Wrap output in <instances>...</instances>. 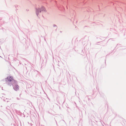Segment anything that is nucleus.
<instances>
[{
  "instance_id": "4",
  "label": "nucleus",
  "mask_w": 126,
  "mask_h": 126,
  "mask_svg": "<svg viewBox=\"0 0 126 126\" xmlns=\"http://www.w3.org/2000/svg\"><path fill=\"white\" fill-rule=\"evenodd\" d=\"M100 94L101 96V97H102L103 98L104 97L105 95H104V94H103V93H101V94L100 93Z\"/></svg>"
},
{
  "instance_id": "6",
  "label": "nucleus",
  "mask_w": 126,
  "mask_h": 126,
  "mask_svg": "<svg viewBox=\"0 0 126 126\" xmlns=\"http://www.w3.org/2000/svg\"><path fill=\"white\" fill-rule=\"evenodd\" d=\"M53 27H56V28H57V26L55 25V24H54L53 25Z\"/></svg>"
},
{
  "instance_id": "1",
  "label": "nucleus",
  "mask_w": 126,
  "mask_h": 126,
  "mask_svg": "<svg viewBox=\"0 0 126 126\" xmlns=\"http://www.w3.org/2000/svg\"><path fill=\"white\" fill-rule=\"evenodd\" d=\"M35 10L36 15L38 17L39 13H41L42 11H43L45 12H47L45 8L43 6H42L40 8H35Z\"/></svg>"
},
{
  "instance_id": "22",
  "label": "nucleus",
  "mask_w": 126,
  "mask_h": 126,
  "mask_svg": "<svg viewBox=\"0 0 126 126\" xmlns=\"http://www.w3.org/2000/svg\"><path fill=\"white\" fill-rule=\"evenodd\" d=\"M0 57L2 58V57L0 56Z\"/></svg>"
},
{
  "instance_id": "14",
  "label": "nucleus",
  "mask_w": 126,
  "mask_h": 126,
  "mask_svg": "<svg viewBox=\"0 0 126 126\" xmlns=\"http://www.w3.org/2000/svg\"><path fill=\"white\" fill-rule=\"evenodd\" d=\"M2 19V18L1 17H0V20H1Z\"/></svg>"
},
{
  "instance_id": "13",
  "label": "nucleus",
  "mask_w": 126,
  "mask_h": 126,
  "mask_svg": "<svg viewBox=\"0 0 126 126\" xmlns=\"http://www.w3.org/2000/svg\"><path fill=\"white\" fill-rule=\"evenodd\" d=\"M62 121H64V122L65 123H66V122H65L63 120H62Z\"/></svg>"
},
{
  "instance_id": "12",
  "label": "nucleus",
  "mask_w": 126,
  "mask_h": 126,
  "mask_svg": "<svg viewBox=\"0 0 126 126\" xmlns=\"http://www.w3.org/2000/svg\"><path fill=\"white\" fill-rule=\"evenodd\" d=\"M84 42L85 41L82 42V44H84Z\"/></svg>"
},
{
  "instance_id": "7",
  "label": "nucleus",
  "mask_w": 126,
  "mask_h": 126,
  "mask_svg": "<svg viewBox=\"0 0 126 126\" xmlns=\"http://www.w3.org/2000/svg\"><path fill=\"white\" fill-rule=\"evenodd\" d=\"M88 37L86 36H85L84 37V39H88Z\"/></svg>"
},
{
  "instance_id": "2",
  "label": "nucleus",
  "mask_w": 126,
  "mask_h": 126,
  "mask_svg": "<svg viewBox=\"0 0 126 126\" xmlns=\"http://www.w3.org/2000/svg\"><path fill=\"white\" fill-rule=\"evenodd\" d=\"M5 80H7L8 82H10L8 84L10 86H13V84L14 83V80H16L14 79L13 77L11 76H8L5 79Z\"/></svg>"
},
{
  "instance_id": "5",
  "label": "nucleus",
  "mask_w": 126,
  "mask_h": 126,
  "mask_svg": "<svg viewBox=\"0 0 126 126\" xmlns=\"http://www.w3.org/2000/svg\"><path fill=\"white\" fill-rule=\"evenodd\" d=\"M15 7L16 8H17L16 9L18 10V8H19V7H18V6L17 5H15Z\"/></svg>"
},
{
  "instance_id": "17",
  "label": "nucleus",
  "mask_w": 126,
  "mask_h": 126,
  "mask_svg": "<svg viewBox=\"0 0 126 126\" xmlns=\"http://www.w3.org/2000/svg\"><path fill=\"white\" fill-rule=\"evenodd\" d=\"M57 28H56V29L55 30V31H57Z\"/></svg>"
},
{
  "instance_id": "18",
  "label": "nucleus",
  "mask_w": 126,
  "mask_h": 126,
  "mask_svg": "<svg viewBox=\"0 0 126 126\" xmlns=\"http://www.w3.org/2000/svg\"><path fill=\"white\" fill-rule=\"evenodd\" d=\"M2 90H3V87H2Z\"/></svg>"
},
{
  "instance_id": "11",
  "label": "nucleus",
  "mask_w": 126,
  "mask_h": 126,
  "mask_svg": "<svg viewBox=\"0 0 126 126\" xmlns=\"http://www.w3.org/2000/svg\"><path fill=\"white\" fill-rule=\"evenodd\" d=\"M34 71V72H37H37H38V71H36V70H35V71Z\"/></svg>"
},
{
  "instance_id": "10",
  "label": "nucleus",
  "mask_w": 126,
  "mask_h": 126,
  "mask_svg": "<svg viewBox=\"0 0 126 126\" xmlns=\"http://www.w3.org/2000/svg\"><path fill=\"white\" fill-rule=\"evenodd\" d=\"M88 39H87L85 41V42H88Z\"/></svg>"
},
{
  "instance_id": "20",
  "label": "nucleus",
  "mask_w": 126,
  "mask_h": 126,
  "mask_svg": "<svg viewBox=\"0 0 126 126\" xmlns=\"http://www.w3.org/2000/svg\"><path fill=\"white\" fill-rule=\"evenodd\" d=\"M105 64H106V60H105Z\"/></svg>"
},
{
  "instance_id": "19",
  "label": "nucleus",
  "mask_w": 126,
  "mask_h": 126,
  "mask_svg": "<svg viewBox=\"0 0 126 126\" xmlns=\"http://www.w3.org/2000/svg\"><path fill=\"white\" fill-rule=\"evenodd\" d=\"M118 45H120L119 44H117V46Z\"/></svg>"
},
{
  "instance_id": "21",
  "label": "nucleus",
  "mask_w": 126,
  "mask_h": 126,
  "mask_svg": "<svg viewBox=\"0 0 126 126\" xmlns=\"http://www.w3.org/2000/svg\"><path fill=\"white\" fill-rule=\"evenodd\" d=\"M45 39V41H46V40L45 39Z\"/></svg>"
},
{
  "instance_id": "3",
  "label": "nucleus",
  "mask_w": 126,
  "mask_h": 126,
  "mask_svg": "<svg viewBox=\"0 0 126 126\" xmlns=\"http://www.w3.org/2000/svg\"><path fill=\"white\" fill-rule=\"evenodd\" d=\"M14 84L13 85V89L15 91H17L19 89V86L18 85V82L16 80H14Z\"/></svg>"
},
{
  "instance_id": "23",
  "label": "nucleus",
  "mask_w": 126,
  "mask_h": 126,
  "mask_svg": "<svg viewBox=\"0 0 126 126\" xmlns=\"http://www.w3.org/2000/svg\"><path fill=\"white\" fill-rule=\"evenodd\" d=\"M28 22H30V21H29V20H28Z\"/></svg>"
},
{
  "instance_id": "24",
  "label": "nucleus",
  "mask_w": 126,
  "mask_h": 126,
  "mask_svg": "<svg viewBox=\"0 0 126 126\" xmlns=\"http://www.w3.org/2000/svg\"><path fill=\"white\" fill-rule=\"evenodd\" d=\"M7 102H8V101H7Z\"/></svg>"
},
{
  "instance_id": "15",
  "label": "nucleus",
  "mask_w": 126,
  "mask_h": 126,
  "mask_svg": "<svg viewBox=\"0 0 126 126\" xmlns=\"http://www.w3.org/2000/svg\"><path fill=\"white\" fill-rule=\"evenodd\" d=\"M55 120V121L56 122V124H57V121H56V120Z\"/></svg>"
},
{
  "instance_id": "16",
  "label": "nucleus",
  "mask_w": 126,
  "mask_h": 126,
  "mask_svg": "<svg viewBox=\"0 0 126 126\" xmlns=\"http://www.w3.org/2000/svg\"><path fill=\"white\" fill-rule=\"evenodd\" d=\"M62 31H60V32H61V33H62Z\"/></svg>"
},
{
  "instance_id": "9",
  "label": "nucleus",
  "mask_w": 126,
  "mask_h": 126,
  "mask_svg": "<svg viewBox=\"0 0 126 126\" xmlns=\"http://www.w3.org/2000/svg\"><path fill=\"white\" fill-rule=\"evenodd\" d=\"M26 10L27 11H29V9H26Z\"/></svg>"
},
{
  "instance_id": "8",
  "label": "nucleus",
  "mask_w": 126,
  "mask_h": 126,
  "mask_svg": "<svg viewBox=\"0 0 126 126\" xmlns=\"http://www.w3.org/2000/svg\"><path fill=\"white\" fill-rule=\"evenodd\" d=\"M105 65H102L101 67L102 68H103L105 67Z\"/></svg>"
}]
</instances>
